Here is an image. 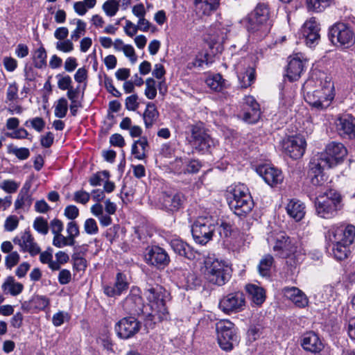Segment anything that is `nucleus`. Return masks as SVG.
Masks as SVG:
<instances>
[{
  "label": "nucleus",
  "mask_w": 355,
  "mask_h": 355,
  "mask_svg": "<svg viewBox=\"0 0 355 355\" xmlns=\"http://www.w3.org/2000/svg\"><path fill=\"white\" fill-rule=\"evenodd\" d=\"M347 154V150L343 144L331 141L327 145L324 152L317 155L318 166L334 167L343 162Z\"/></svg>",
  "instance_id": "9"
},
{
  "label": "nucleus",
  "mask_w": 355,
  "mask_h": 355,
  "mask_svg": "<svg viewBox=\"0 0 355 355\" xmlns=\"http://www.w3.org/2000/svg\"><path fill=\"white\" fill-rule=\"evenodd\" d=\"M218 232L221 239L228 238L232 234V226L230 223L222 222L217 228Z\"/></svg>",
  "instance_id": "61"
},
{
  "label": "nucleus",
  "mask_w": 355,
  "mask_h": 355,
  "mask_svg": "<svg viewBox=\"0 0 355 355\" xmlns=\"http://www.w3.org/2000/svg\"><path fill=\"white\" fill-rule=\"evenodd\" d=\"M86 23L83 21H78V25L71 33V40L77 41L86 32Z\"/></svg>",
  "instance_id": "56"
},
{
  "label": "nucleus",
  "mask_w": 355,
  "mask_h": 355,
  "mask_svg": "<svg viewBox=\"0 0 355 355\" xmlns=\"http://www.w3.org/2000/svg\"><path fill=\"white\" fill-rule=\"evenodd\" d=\"M218 343L223 350L230 351L238 343L236 329L229 320H221L216 324Z\"/></svg>",
  "instance_id": "10"
},
{
  "label": "nucleus",
  "mask_w": 355,
  "mask_h": 355,
  "mask_svg": "<svg viewBox=\"0 0 355 355\" xmlns=\"http://www.w3.org/2000/svg\"><path fill=\"white\" fill-rule=\"evenodd\" d=\"M304 70V63L298 55L290 56L286 70V76L290 81L297 80Z\"/></svg>",
  "instance_id": "24"
},
{
  "label": "nucleus",
  "mask_w": 355,
  "mask_h": 355,
  "mask_svg": "<svg viewBox=\"0 0 355 355\" xmlns=\"http://www.w3.org/2000/svg\"><path fill=\"white\" fill-rule=\"evenodd\" d=\"M47 54L43 46L38 48L34 53V66L38 69H42L46 66Z\"/></svg>",
  "instance_id": "41"
},
{
  "label": "nucleus",
  "mask_w": 355,
  "mask_h": 355,
  "mask_svg": "<svg viewBox=\"0 0 355 355\" xmlns=\"http://www.w3.org/2000/svg\"><path fill=\"white\" fill-rule=\"evenodd\" d=\"M332 0H312V12H320L329 6Z\"/></svg>",
  "instance_id": "59"
},
{
  "label": "nucleus",
  "mask_w": 355,
  "mask_h": 355,
  "mask_svg": "<svg viewBox=\"0 0 355 355\" xmlns=\"http://www.w3.org/2000/svg\"><path fill=\"white\" fill-rule=\"evenodd\" d=\"M1 288L4 293L17 296L22 292L24 286L22 284L16 282L13 277L9 276L3 283Z\"/></svg>",
  "instance_id": "33"
},
{
  "label": "nucleus",
  "mask_w": 355,
  "mask_h": 355,
  "mask_svg": "<svg viewBox=\"0 0 355 355\" xmlns=\"http://www.w3.org/2000/svg\"><path fill=\"white\" fill-rule=\"evenodd\" d=\"M267 241L277 256L282 258L288 257L293 252L290 238L284 232L272 233Z\"/></svg>",
  "instance_id": "14"
},
{
  "label": "nucleus",
  "mask_w": 355,
  "mask_h": 355,
  "mask_svg": "<svg viewBox=\"0 0 355 355\" xmlns=\"http://www.w3.org/2000/svg\"><path fill=\"white\" fill-rule=\"evenodd\" d=\"M19 253L16 251L12 252L5 257V266L7 269L11 270L19 263Z\"/></svg>",
  "instance_id": "51"
},
{
  "label": "nucleus",
  "mask_w": 355,
  "mask_h": 355,
  "mask_svg": "<svg viewBox=\"0 0 355 355\" xmlns=\"http://www.w3.org/2000/svg\"><path fill=\"white\" fill-rule=\"evenodd\" d=\"M205 83L211 89L216 92L221 91L225 87V80L219 73L207 77Z\"/></svg>",
  "instance_id": "39"
},
{
  "label": "nucleus",
  "mask_w": 355,
  "mask_h": 355,
  "mask_svg": "<svg viewBox=\"0 0 355 355\" xmlns=\"http://www.w3.org/2000/svg\"><path fill=\"white\" fill-rule=\"evenodd\" d=\"M68 110V103L66 98H60L55 107V116L58 118H64Z\"/></svg>",
  "instance_id": "48"
},
{
  "label": "nucleus",
  "mask_w": 355,
  "mask_h": 355,
  "mask_svg": "<svg viewBox=\"0 0 355 355\" xmlns=\"http://www.w3.org/2000/svg\"><path fill=\"white\" fill-rule=\"evenodd\" d=\"M245 298L243 292L234 291L224 295L219 302L220 309L225 313H238L244 310Z\"/></svg>",
  "instance_id": "13"
},
{
  "label": "nucleus",
  "mask_w": 355,
  "mask_h": 355,
  "mask_svg": "<svg viewBox=\"0 0 355 355\" xmlns=\"http://www.w3.org/2000/svg\"><path fill=\"white\" fill-rule=\"evenodd\" d=\"M73 40H64L58 41L55 43V48L58 51H62L63 53H70L71 52L73 49V44L72 42Z\"/></svg>",
  "instance_id": "53"
},
{
  "label": "nucleus",
  "mask_w": 355,
  "mask_h": 355,
  "mask_svg": "<svg viewBox=\"0 0 355 355\" xmlns=\"http://www.w3.org/2000/svg\"><path fill=\"white\" fill-rule=\"evenodd\" d=\"M19 225V220L16 216L11 215L7 217L4 223V229L8 232L15 230Z\"/></svg>",
  "instance_id": "62"
},
{
  "label": "nucleus",
  "mask_w": 355,
  "mask_h": 355,
  "mask_svg": "<svg viewBox=\"0 0 355 355\" xmlns=\"http://www.w3.org/2000/svg\"><path fill=\"white\" fill-rule=\"evenodd\" d=\"M8 153L13 154L21 160L26 159L30 156V151L27 148H17L16 146H9Z\"/></svg>",
  "instance_id": "50"
},
{
  "label": "nucleus",
  "mask_w": 355,
  "mask_h": 355,
  "mask_svg": "<svg viewBox=\"0 0 355 355\" xmlns=\"http://www.w3.org/2000/svg\"><path fill=\"white\" fill-rule=\"evenodd\" d=\"M246 291L249 294L252 302L256 305H261L266 300V294L263 288L254 284L246 286Z\"/></svg>",
  "instance_id": "35"
},
{
  "label": "nucleus",
  "mask_w": 355,
  "mask_h": 355,
  "mask_svg": "<svg viewBox=\"0 0 355 355\" xmlns=\"http://www.w3.org/2000/svg\"><path fill=\"white\" fill-rule=\"evenodd\" d=\"M241 87L247 88L250 86L255 80V70L253 67H248L245 72H239L238 75Z\"/></svg>",
  "instance_id": "38"
},
{
  "label": "nucleus",
  "mask_w": 355,
  "mask_h": 355,
  "mask_svg": "<svg viewBox=\"0 0 355 355\" xmlns=\"http://www.w3.org/2000/svg\"><path fill=\"white\" fill-rule=\"evenodd\" d=\"M257 172L270 187H275L284 180L282 171L268 164L259 166Z\"/></svg>",
  "instance_id": "21"
},
{
  "label": "nucleus",
  "mask_w": 355,
  "mask_h": 355,
  "mask_svg": "<svg viewBox=\"0 0 355 355\" xmlns=\"http://www.w3.org/2000/svg\"><path fill=\"white\" fill-rule=\"evenodd\" d=\"M328 37L331 42L338 47L348 48L355 42V35L352 28L345 23H335L329 28Z\"/></svg>",
  "instance_id": "11"
},
{
  "label": "nucleus",
  "mask_w": 355,
  "mask_h": 355,
  "mask_svg": "<svg viewBox=\"0 0 355 355\" xmlns=\"http://www.w3.org/2000/svg\"><path fill=\"white\" fill-rule=\"evenodd\" d=\"M283 293L285 297L298 307H304L309 303L307 297L296 287H286L283 289Z\"/></svg>",
  "instance_id": "27"
},
{
  "label": "nucleus",
  "mask_w": 355,
  "mask_h": 355,
  "mask_svg": "<svg viewBox=\"0 0 355 355\" xmlns=\"http://www.w3.org/2000/svg\"><path fill=\"white\" fill-rule=\"evenodd\" d=\"M243 119L248 123H255L261 116L259 105L251 96H245L243 102Z\"/></svg>",
  "instance_id": "23"
},
{
  "label": "nucleus",
  "mask_w": 355,
  "mask_h": 355,
  "mask_svg": "<svg viewBox=\"0 0 355 355\" xmlns=\"http://www.w3.org/2000/svg\"><path fill=\"white\" fill-rule=\"evenodd\" d=\"M220 0H195V10L200 16H208L219 6Z\"/></svg>",
  "instance_id": "28"
},
{
  "label": "nucleus",
  "mask_w": 355,
  "mask_h": 355,
  "mask_svg": "<svg viewBox=\"0 0 355 355\" xmlns=\"http://www.w3.org/2000/svg\"><path fill=\"white\" fill-rule=\"evenodd\" d=\"M14 242L17 243L24 252H28L31 256L40 252V248L34 242V239L29 232H25L20 239H15Z\"/></svg>",
  "instance_id": "26"
},
{
  "label": "nucleus",
  "mask_w": 355,
  "mask_h": 355,
  "mask_svg": "<svg viewBox=\"0 0 355 355\" xmlns=\"http://www.w3.org/2000/svg\"><path fill=\"white\" fill-rule=\"evenodd\" d=\"M315 201L316 214L323 218H330L337 214L342 207V197L334 189H326L317 193Z\"/></svg>",
  "instance_id": "5"
},
{
  "label": "nucleus",
  "mask_w": 355,
  "mask_h": 355,
  "mask_svg": "<svg viewBox=\"0 0 355 355\" xmlns=\"http://www.w3.org/2000/svg\"><path fill=\"white\" fill-rule=\"evenodd\" d=\"M33 228L43 235L47 234L49 232L47 220L42 217H37L33 222Z\"/></svg>",
  "instance_id": "49"
},
{
  "label": "nucleus",
  "mask_w": 355,
  "mask_h": 355,
  "mask_svg": "<svg viewBox=\"0 0 355 355\" xmlns=\"http://www.w3.org/2000/svg\"><path fill=\"white\" fill-rule=\"evenodd\" d=\"M336 131L343 139L355 138V117L351 114L339 115L335 122Z\"/></svg>",
  "instance_id": "16"
},
{
  "label": "nucleus",
  "mask_w": 355,
  "mask_h": 355,
  "mask_svg": "<svg viewBox=\"0 0 355 355\" xmlns=\"http://www.w3.org/2000/svg\"><path fill=\"white\" fill-rule=\"evenodd\" d=\"M216 225V220L211 216H198L191 226L194 241L200 245L207 244L212 239Z\"/></svg>",
  "instance_id": "8"
},
{
  "label": "nucleus",
  "mask_w": 355,
  "mask_h": 355,
  "mask_svg": "<svg viewBox=\"0 0 355 355\" xmlns=\"http://www.w3.org/2000/svg\"><path fill=\"white\" fill-rule=\"evenodd\" d=\"M314 167L312 166V173H314V175L312 176V185L319 187L320 188V192L324 191L326 189H329L325 186L327 178L322 173V169L325 167L318 166V162L314 163Z\"/></svg>",
  "instance_id": "34"
},
{
  "label": "nucleus",
  "mask_w": 355,
  "mask_h": 355,
  "mask_svg": "<svg viewBox=\"0 0 355 355\" xmlns=\"http://www.w3.org/2000/svg\"><path fill=\"white\" fill-rule=\"evenodd\" d=\"M146 89L144 91V94L147 98L150 100H153L156 97L157 95V89H156V82L152 78H148L145 81Z\"/></svg>",
  "instance_id": "46"
},
{
  "label": "nucleus",
  "mask_w": 355,
  "mask_h": 355,
  "mask_svg": "<svg viewBox=\"0 0 355 355\" xmlns=\"http://www.w3.org/2000/svg\"><path fill=\"white\" fill-rule=\"evenodd\" d=\"M202 272L209 283L217 286L225 284L232 276V270L229 265L214 256L205 258Z\"/></svg>",
  "instance_id": "3"
},
{
  "label": "nucleus",
  "mask_w": 355,
  "mask_h": 355,
  "mask_svg": "<svg viewBox=\"0 0 355 355\" xmlns=\"http://www.w3.org/2000/svg\"><path fill=\"white\" fill-rule=\"evenodd\" d=\"M50 300L46 296L35 295L29 301L24 302L21 304V309L26 311L30 309L44 310L49 306Z\"/></svg>",
  "instance_id": "31"
},
{
  "label": "nucleus",
  "mask_w": 355,
  "mask_h": 355,
  "mask_svg": "<svg viewBox=\"0 0 355 355\" xmlns=\"http://www.w3.org/2000/svg\"><path fill=\"white\" fill-rule=\"evenodd\" d=\"M232 22L226 19H220L213 24L209 30L210 40L214 42H223L230 33Z\"/></svg>",
  "instance_id": "22"
},
{
  "label": "nucleus",
  "mask_w": 355,
  "mask_h": 355,
  "mask_svg": "<svg viewBox=\"0 0 355 355\" xmlns=\"http://www.w3.org/2000/svg\"><path fill=\"white\" fill-rule=\"evenodd\" d=\"M312 354L318 355H327L324 350V344L318 336L312 332Z\"/></svg>",
  "instance_id": "44"
},
{
  "label": "nucleus",
  "mask_w": 355,
  "mask_h": 355,
  "mask_svg": "<svg viewBox=\"0 0 355 355\" xmlns=\"http://www.w3.org/2000/svg\"><path fill=\"white\" fill-rule=\"evenodd\" d=\"M306 141L302 137L292 136L284 139L282 143L284 152L291 158H300L305 151Z\"/></svg>",
  "instance_id": "18"
},
{
  "label": "nucleus",
  "mask_w": 355,
  "mask_h": 355,
  "mask_svg": "<svg viewBox=\"0 0 355 355\" xmlns=\"http://www.w3.org/2000/svg\"><path fill=\"white\" fill-rule=\"evenodd\" d=\"M320 64H316L315 67L312 70V82H314L315 87L321 89L322 95L318 96L319 99L312 103V107L318 110H323L328 107L334 98V85L331 78L327 74L324 70L318 69Z\"/></svg>",
  "instance_id": "4"
},
{
  "label": "nucleus",
  "mask_w": 355,
  "mask_h": 355,
  "mask_svg": "<svg viewBox=\"0 0 355 355\" xmlns=\"http://www.w3.org/2000/svg\"><path fill=\"white\" fill-rule=\"evenodd\" d=\"M274 259L270 254L265 255L260 261L258 266V270L262 277H268L270 275V268Z\"/></svg>",
  "instance_id": "40"
},
{
  "label": "nucleus",
  "mask_w": 355,
  "mask_h": 355,
  "mask_svg": "<svg viewBox=\"0 0 355 355\" xmlns=\"http://www.w3.org/2000/svg\"><path fill=\"white\" fill-rule=\"evenodd\" d=\"M89 199L90 194L84 190L77 191L73 194V200L78 203L85 205L89 202Z\"/></svg>",
  "instance_id": "60"
},
{
  "label": "nucleus",
  "mask_w": 355,
  "mask_h": 355,
  "mask_svg": "<svg viewBox=\"0 0 355 355\" xmlns=\"http://www.w3.org/2000/svg\"><path fill=\"white\" fill-rule=\"evenodd\" d=\"M75 243L76 241L71 239L69 236H64L62 233L53 236V245L58 248H62L66 246H73Z\"/></svg>",
  "instance_id": "43"
},
{
  "label": "nucleus",
  "mask_w": 355,
  "mask_h": 355,
  "mask_svg": "<svg viewBox=\"0 0 355 355\" xmlns=\"http://www.w3.org/2000/svg\"><path fill=\"white\" fill-rule=\"evenodd\" d=\"M228 204L237 216H243L250 213L254 202L248 188L243 184L235 185L230 191Z\"/></svg>",
  "instance_id": "6"
},
{
  "label": "nucleus",
  "mask_w": 355,
  "mask_h": 355,
  "mask_svg": "<svg viewBox=\"0 0 355 355\" xmlns=\"http://www.w3.org/2000/svg\"><path fill=\"white\" fill-rule=\"evenodd\" d=\"M19 184L12 180H6L0 183V189L8 193H13L17 191Z\"/></svg>",
  "instance_id": "54"
},
{
  "label": "nucleus",
  "mask_w": 355,
  "mask_h": 355,
  "mask_svg": "<svg viewBox=\"0 0 355 355\" xmlns=\"http://www.w3.org/2000/svg\"><path fill=\"white\" fill-rule=\"evenodd\" d=\"M327 238L329 242L340 241L349 246L355 239V226L347 225L346 226L333 227L327 232Z\"/></svg>",
  "instance_id": "15"
},
{
  "label": "nucleus",
  "mask_w": 355,
  "mask_h": 355,
  "mask_svg": "<svg viewBox=\"0 0 355 355\" xmlns=\"http://www.w3.org/2000/svg\"><path fill=\"white\" fill-rule=\"evenodd\" d=\"M32 204L31 196L28 193H19L17 200L15 202V207L16 209L22 208H29Z\"/></svg>",
  "instance_id": "45"
},
{
  "label": "nucleus",
  "mask_w": 355,
  "mask_h": 355,
  "mask_svg": "<svg viewBox=\"0 0 355 355\" xmlns=\"http://www.w3.org/2000/svg\"><path fill=\"white\" fill-rule=\"evenodd\" d=\"M184 201L180 193L162 192L159 200V207L167 212H175L180 209Z\"/></svg>",
  "instance_id": "19"
},
{
  "label": "nucleus",
  "mask_w": 355,
  "mask_h": 355,
  "mask_svg": "<svg viewBox=\"0 0 355 355\" xmlns=\"http://www.w3.org/2000/svg\"><path fill=\"white\" fill-rule=\"evenodd\" d=\"M243 21L251 36L257 40L266 37L272 26L269 8L264 3H259Z\"/></svg>",
  "instance_id": "1"
},
{
  "label": "nucleus",
  "mask_w": 355,
  "mask_h": 355,
  "mask_svg": "<svg viewBox=\"0 0 355 355\" xmlns=\"http://www.w3.org/2000/svg\"><path fill=\"white\" fill-rule=\"evenodd\" d=\"M158 111L154 103H148L146 109L143 114V118L146 127L150 128L158 117Z\"/></svg>",
  "instance_id": "37"
},
{
  "label": "nucleus",
  "mask_w": 355,
  "mask_h": 355,
  "mask_svg": "<svg viewBox=\"0 0 355 355\" xmlns=\"http://www.w3.org/2000/svg\"><path fill=\"white\" fill-rule=\"evenodd\" d=\"M28 123L31 124V126L35 129L36 131L40 132L43 130L45 126V122L44 119L41 117H35L32 119L26 121L24 123L26 126H28Z\"/></svg>",
  "instance_id": "57"
},
{
  "label": "nucleus",
  "mask_w": 355,
  "mask_h": 355,
  "mask_svg": "<svg viewBox=\"0 0 355 355\" xmlns=\"http://www.w3.org/2000/svg\"><path fill=\"white\" fill-rule=\"evenodd\" d=\"M286 209L289 216L296 221L302 220L305 214L304 203L297 200H291L287 204Z\"/></svg>",
  "instance_id": "29"
},
{
  "label": "nucleus",
  "mask_w": 355,
  "mask_h": 355,
  "mask_svg": "<svg viewBox=\"0 0 355 355\" xmlns=\"http://www.w3.org/2000/svg\"><path fill=\"white\" fill-rule=\"evenodd\" d=\"M128 288V283L125 275L121 272H118L114 284L105 286L104 293L108 297H116L121 295Z\"/></svg>",
  "instance_id": "25"
},
{
  "label": "nucleus",
  "mask_w": 355,
  "mask_h": 355,
  "mask_svg": "<svg viewBox=\"0 0 355 355\" xmlns=\"http://www.w3.org/2000/svg\"><path fill=\"white\" fill-rule=\"evenodd\" d=\"M141 329V323L135 317H125L115 325L117 336L123 339H128L137 334Z\"/></svg>",
  "instance_id": "17"
},
{
  "label": "nucleus",
  "mask_w": 355,
  "mask_h": 355,
  "mask_svg": "<svg viewBox=\"0 0 355 355\" xmlns=\"http://www.w3.org/2000/svg\"><path fill=\"white\" fill-rule=\"evenodd\" d=\"M73 268L76 272L85 271L87 268V260L80 252H75L71 257Z\"/></svg>",
  "instance_id": "42"
},
{
  "label": "nucleus",
  "mask_w": 355,
  "mask_h": 355,
  "mask_svg": "<svg viewBox=\"0 0 355 355\" xmlns=\"http://www.w3.org/2000/svg\"><path fill=\"white\" fill-rule=\"evenodd\" d=\"M147 263L159 269L165 268L170 262V258L165 250L159 246H153L145 254Z\"/></svg>",
  "instance_id": "20"
},
{
  "label": "nucleus",
  "mask_w": 355,
  "mask_h": 355,
  "mask_svg": "<svg viewBox=\"0 0 355 355\" xmlns=\"http://www.w3.org/2000/svg\"><path fill=\"white\" fill-rule=\"evenodd\" d=\"M119 5L116 0H107L103 5V10L109 17L114 16L119 10Z\"/></svg>",
  "instance_id": "47"
},
{
  "label": "nucleus",
  "mask_w": 355,
  "mask_h": 355,
  "mask_svg": "<svg viewBox=\"0 0 355 355\" xmlns=\"http://www.w3.org/2000/svg\"><path fill=\"white\" fill-rule=\"evenodd\" d=\"M332 243V253L337 260H344L351 253L350 246L340 242H331Z\"/></svg>",
  "instance_id": "36"
},
{
  "label": "nucleus",
  "mask_w": 355,
  "mask_h": 355,
  "mask_svg": "<svg viewBox=\"0 0 355 355\" xmlns=\"http://www.w3.org/2000/svg\"><path fill=\"white\" fill-rule=\"evenodd\" d=\"M69 319L70 316L67 312L60 311L53 315L52 322L55 327H60Z\"/></svg>",
  "instance_id": "55"
},
{
  "label": "nucleus",
  "mask_w": 355,
  "mask_h": 355,
  "mask_svg": "<svg viewBox=\"0 0 355 355\" xmlns=\"http://www.w3.org/2000/svg\"><path fill=\"white\" fill-rule=\"evenodd\" d=\"M148 149V142L145 137H140L135 141L131 148V153L138 160H143L147 157L146 153Z\"/></svg>",
  "instance_id": "32"
},
{
  "label": "nucleus",
  "mask_w": 355,
  "mask_h": 355,
  "mask_svg": "<svg viewBox=\"0 0 355 355\" xmlns=\"http://www.w3.org/2000/svg\"><path fill=\"white\" fill-rule=\"evenodd\" d=\"M185 287L187 289H193L200 284V280L193 273L188 272L185 277Z\"/></svg>",
  "instance_id": "63"
},
{
  "label": "nucleus",
  "mask_w": 355,
  "mask_h": 355,
  "mask_svg": "<svg viewBox=\"0 0 355 355\" xmlns=\"http://www.w3.org/2000/svg\"><path fill=\"white\" fill-rule=\"evenodd\" d=\"M171 248L173 251L182 257H184L189 259H194L195 254L191 248L183 241L174 239L170 243Z\"/></svg>",
  "instance_id": "30"
},
{
  "label": "nucleus",
  "mask_w": 355,
  "mask_h": 355,
  "mask_svg": "<svg viewBox=\"0 0 355 355\" xmlns=\"http://www.w3.org/2000/svg\"><path fill=\"white\" fill-rule=\"evenodd\" d=\"M56 77L58 78V86L60 89H67L68 91L72 87L71 86L72 80L69 76H61L60 75H58Z\"/></svg>",
  "instance_id": "64"
},
{
  "label": "nucleus",
  "mask_w": 355,
  "mask_h": 355,
  "mask_svg": "<svg viewBox=\"0 0 355 355\" xmlns=\"http://www.w3.org/2000/svg\"><path fill=\"white\" fill-rule=\"evenodd\" d=\"M189 129L191 137L189 141L198 151H207L214 145V140L202 123L191 125Z\"/></svg>",
  "instance_id": "12"
},
{
  "label": "nucleus",
  "mask_w": 355,
  "mask_h": 355,
  "mask_svg": "<svg viewBox=\"0 0 355 355\" xmlns=\"http://www.w3.org/2000/svg\"><path fill=\"white\" fill-rule=\"evenodd\" d=\"M166 295L165 289L159 285L150 286L146 288L144 295L148 301L146 306L152 308L149 310L152 313L150 324L154 325L157 322L168 318L169 313L165 304Z\"/></svg>",
  "instance_id": "2"
},
{
  "label": "nucleus",
  "mask_w": 355,
  "mask_h": 355,
  "mask_svg": "<svg viewBox=\"0 0 355 355\" xmlns=\"http://www.w3.org/2000/svg\"><path fill=\"white\" fill-rule=\"evenodd\" d=\"M123 308L127 313L141 316L145 321V325L150 328L153 327V324H150V317L152 313L149 312L152 308L146 306L144 304L143 299L141 296V291L137 287H132L129 295L123 302Z\"/></svg>",
  "instance_id": "7"
},
{
  "label": "nucleus",
  "mask_w": 355,
  "mask_h": 355,
  "mask_svg": "<svg viewBox=\"0 0 355 355\" xmlns=\"http://www.w3.org/2000/svg\"><path fill=\"white\" fill-rule=\"evenodd\" d=\"M109 172L107 171H103L100 173H97L94 174L89 179V183L92 186L96 187L101 184V182L103 179H108L109 178Z\"/></svg>",
  "instance_id": "58"
},
{
  "label": "nucleus",
  "mask_w": 355,
  "mask_h": 355,
  "mask_svg": "<svg viewBox=\"0 0 355 355\" xmlns=\"http://www.w3.org/2000/svg\"><path fill=\"white\" fill-rule=\"evenodd\" d=\"M83 227L87 234L95 235L98 233V225L94 218H87L84 223Z\"/></svg>",
  "instance_id": "52"
}]
</instances>
